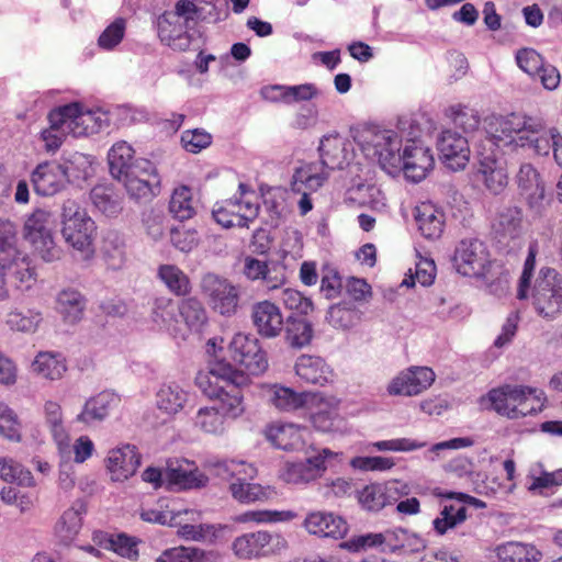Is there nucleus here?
Segmentation results:
<instances>
[{"label":"nucleus","mask_w":562,"mask_h":562,"mask_svg":"<svg viewBox=\"0 0 562 562\" xmlns=\"http://www.w3.org/2000/svg\"><path fill=\"white\" fill-rule=\"evenodd\" d=\"M241 273L251 282H259L266 290L282 289L288 281L285 265L278 261L260 260L247 255L243 259Z\"/></svg>","instance_id":"5701e85b"},{"label":"nucleus","mask_w":562,"mask_h":562,"mask_svg":"<svg viewBox=\"0 0 562 562\" xmlns=\"http://www.w3.org/2000/svg\"><path fill=\"white\" fill-rule=\"evenodd\" d=\"M201 289L214 312L224 316H231L237 312L239 289L229 280L207 273L202 278Z\"/></svg>","instance_id":"f3484780"},{"label":"nucleus","mask_w":562,"mask_h":562,"mask_svg":"<svg viewBox=\"0 0 562 562\" xmlns=\"http://www.w3.org/2000/svg\"><path fill=\"white\" fill-rule=\"evenodd\" d=\"M178 317L181 326L189 333H200L207 323V314L202 303L190 297L178 305Z\"/></svg>","instance_id":"49530a36"},{"label":"nucleus","mask_w":562,"mask_h":562,"mask_svg":"<svg viewBox=\"0 0 562 562\" xmlns=\"http://www.w3.org/2000/svg\"><path fill=\"white\" fill-rule=\"evenodd\" d=\"M426 547V540L415 532L402 528L385 530L384 548L392 553H418Z\"/></svg>","instance_id":"a19ab883"},{"label":"nucleus","mask_w":562,"mask_h":562,"mask_svg":"<svg viewBox=\"0 0 562 562\" xmlns=\"http://www.w3.org/2000/svg\"><path fill=\"white\" fill-rule=\"evenodd\" d=\"M0 276L11 277L20 286L30 288L35 270L29 256L16 247V237L0 241Z\"/></svg>","instance_id":"412c9836"},{"label":"nucleus","mask_w":562,"mask_h":562,"mask_svg":"<svg viewBox=\"0 0 562 562\" xmlns=\"http://www.w3.org/2000/svg\"><path fill=\"white\" fill-rule=\"evenodd\" d=\"M48 127L40 133V139L47 153L55 154L63 145L65 138L71 135L63 115L60 106L52 109L47 114Z\"/></svg>","instance_id":"58836bf2"},{"label":"nucleus","mask_w":562,"mask_h":562,"mask_svg":"<svg viewBox=\"0 0 562 562\" xmlns=\"http://www.w3.org/2000/svg\"><path fill=\"white\" fill-rule=\"evenodd\" d=\"M341 401L334 395L311 392L310 422L315 430L330 434H346L348 424L340 414Z\"/></svg>","instance_id":"2eb2a0df"},{"label":"nucleus","mask_w":562,"mask_h":562,"mask_svg":"<svg viewBox=\"0 0 562 562\" xmlns=\"http://www.w3.org/2000/svg\"><path fill=\"white\" fill-rule=\"evenodd\" d=\"M54 227L53 213L45 209L34 210L26 216L23 225L24 238L33 246L34 251L47 262L58 260L61 254L53 238Z\"/></svg>","instance_id":"9b49d317"},{"label":"nucleus","mask_w":562,"mask_h":562,"mask_svg":"<svg viewBox=\"0 0 562 562\" xmlns=\"http://www.w3.org/2000/svg\"><path fill=\"white\" fill-rule=\"evenodd\" d=\"M485 133L487 142L497 148L515 150L528 146L543 156L552 149L554 160L562 166L561 134L555 127L547 130L541 117L521 113L492 115L485 120Z\"/></svg>","instance_id":"f03ea898"},{"label":"nucleus","mask_w":562,"mask_h":562,"mask_svg":"<svg viewBox=\"0 0 562 562\" xmlns=\"http://www.w3.org/2000/svg\"><path fill=\"white\" fill-rule=\"evenodd\" d=\"M201 512L194 509L170 510L167 525L177 528V535L187 541L215 544L224 541L228 527L220 524H202Z\"/></svg>","instance_id":"1a4fd4ad"},{"label":"nucleus","mask_w":562,"mask_h":562,"mask_svg":"<svg viewBox=\"0 0 562 562\" xmlns=\"http://www.w3.org/2000/svg\"><path fill=\"white\" fill-rule=\"evenodd\" d=\"M43 323L42 312L36 308L10 311L5 316L7 326L16 333L34 334Z\"/></svg>","instance_id":"8fccbe9b"},{"label":"nucleus","mask_w":562,"mask_h":562,"mask_svg":"<svg viewBox=\"0 0 562 562\" xmlns=\"http://www.w3.org/2000/svg\"><path fill=\"white\" fill-rule=\"evenodd\" d=\"M531 304L536 313L547 319L562 314V277L553 268H542L531 288Z\"/></svg>","instance_id":"9d476101"},{"label":"nucleus","mask_w":562,"mask_h":562,"mask_svg":"<svg viewBox=\"0 0 562 562\" xmlns=\"http://www.w3.org/2000/svg\"><path fill=\"white\" fill-rule=\"evenodd\" d=\"M251 319L257 333L265 338L279 336L284 327L280 307L268 300L252 305Z\"/></svg>","instance_id":"72a5a7b5"},{"label":"nucleus","mask_w":562,"mask_h":562,"mask_svg":"<svg viewBox=\"0 0 562 562\" xmlns=\"http://www.w3.org/2000/svg\"><path fill=\"white\" fill-rule=\"evenodd\" d=\"M0 437L11 442H21L22 440L19 417L4 402H0Z\"/></svg>","instance_id":"e2e57ef3"},{"label":"nucleus","mask_w":562,"mask_h":562,"mask_svg":"<svg viewBox=\"0 0 562 562\" xmlns=\"http://www.w3.org/2000/svg\"><path fill=\"white\" fill-rule=\"evenodd\" d=\"M265 436L278 449L301 451L306 445L310 431L305 426L273 422L266 427Z\"/></svg>","instance_id":"c756f323"},{"label":"nucleus","mask_w":562,"mask_h":562,"mask_svg":"<svg viewBox=\"0 0 562 562\" xmlns=\"http://www.w3.org/2000/svg\"><path fill=\"white\" fill-rule=\"evenodd\" d=\"M516 183L520 193L530 201L543 198L544 188L538 170L529 162L521 164L516 175Z\"/></svg>","instance_id":"3c124183"},{"label":"nucleus","mask_w":562,"mask_h":562,"mask_svg":"<svg viewBox=\"0 0 562 562\" xmlns=\"http://www.w3.org/2000/svg\"><path fill=\"white\" fill-rule=\"evenodd\" d=\"M318 151L322 160L318 165L322 168L342 169L353 158L351 142L337 132H330L321 138Z\"/></svg>","instance_id":"cd10ccee"},{"label":"nucleus","mask_w":562,"mask_h":562,"mask_svg":"<svg viewBox=\"0 0 562 562\" xmlns=\"http://www.w3.org/2000/svg\"><path fill=\"white\" fill-rule=\"evenodd\" d=\"M548 403L547 394L539 387L505 384L491 390L481 398V405L509 419H520L541 413Z\"/></svg>","instance_id":"423d86ee"},{"label":"nucleus","mask_w":562,"mask_h":562,"mask_svg":"<svg viewBox=\"0 0 562 562\" xmlns=\"http://www.w3.org/2000/svg\"><path fill=\"white\" fill-rule=\"evenodd\" d=\"M295 374L306 383L326 385L333 383L335 373L326 361L317 356L302 355L294 366Z\"/></svg>","instance_id":"f704fd0d"},{"label":"nucleus","mask_w":562,"mask_h":562,"mask_svg":"<svg viewBox=\"0 0 562 562\" xmlns=\"http://www.w3.org/2000/svg\"><path fill=\"white\" fill-rule=\"evenodd\" d=\"M90 195L93 205L109 217L116 216L123 209L121 198L111 189L95 187Z\"/></svg>","instance_id":"bf43d9fd"},{"label":"nucleus","mask_w":562,"mask_h":562,"mask_svg":"<svg viewBox=\"0 0 562 562\" xmlns=\"http://www.w3.org/2000/svg\"><path fill=\"white\" fill-rule=\"evenodd\" d=\"M538 468H532L528 475V490L530 492L544 494L551 487L562 484V470L546 472Z\"/></svg>","instance_id":"680f3d73"},{"label":"nucleus","mask_w":562,"mask_h":562,"mask_svg":"<svg viewBox=\"0 0 562 562\" xmlns=\"http://www.w3.org/2000/svg\"><path fill=\"white\" fill-rule=\"evenodd\" d=\"M409 272H412V270H409ZM435 277L436 266L434 260L420 257L415 265L414 273H411L408 277L404 278L402 285L409 288L415 285L417 282L423 286H428L434 282Z\"/></svg>","instance_id":"0e129e2a"},{"label":"nucleus","mask_w":562,"mask_h":562,"mask_svg":"<svg viewBox=\"0 0 562 562\" xmlns=\"http://www.w3.org/2000/svg\"><path fill=\"white\" fill-rule=\"evenodd\" d=\"M427 446L426 441H422L409 437H398L385 440L369 442L366 445L364 450H376L381 452H414Z\"/></svg>","instance_id":"4d7b16f0"},{"label":"nucleus","mask_w":562,"mask_h":562,"mask_svg":"<svg viewBox=\"0 0 562 562\" xmlns=\"http://www.w3.org/2000/svg\"><path fill=\"white\" fill-rule=\"evenodd\" d=\"M140 159L135 157V150L127 142L114 143L108 153L111 176L116 180L121 179L130 171L135 170Z\"/></svg>","instance_id":"ea45409f"},{"label":"nucleus","mask_w":562,"mask_h":562,"mask_svg":"<svg viewBox=\"0 0 562 562\" xmlns=\"http://www.w3.org/2000/svg\"><path fill=\"white\" fill-rule=\"evenodd\" d=\"M195 384L212 401V405L202 406L196 411L192 419L194 428L206 435H224L229 422L240 418L246 412L243 392L229 389L211 379L210 374L201 372L195 376Z\"/></svg>","instance_id":"20e7f679"},{"label":"nucleus","mask_w":562,"mask_h":562,"mask_svg":"<svg viewBox=\"0 0 562 562\" xmlns=\"http://www.w3.org/2000/svg\"><path fill=\"white\" fill-rule=\"evenodd\" d=\"M157 277L176 295H187L191 291L189 277L176 265H160Z\"/></svg>","instance_id":"5fc2aeb1"},{"label":"nucleus","mask_w":562,"mask_h":562,"mask_svg":"<svg viewBox=\"0 0 562 562\" xmlns=\"http://www.w3.org/2000/svg\"><path fill=\"white\" fill-rule=\"evenodd\" d=\"M259 213L254 192L246 191L245 184H239V193L214 205V220L223 227H248Z\"/></svg>","instance_id":"ddd939ff"},{"label":"nucleus","mask_w":562,"mask_h":562,"mask_svg":"<svg viewBox=\"0 0 562 562\" xmlns=\"http://www.w3.org/2000/svg\"><path fill=\"white\" fill-rule=\"evenodd\" d=\"M165 480L166 488L178 492L203 488L209 483V476L187 458L169 459L165 467Z\"/></svg>","instance_id":"aec40b11"},{"label":"nucleus","mask_w":562,"mask_h":562,"mask_svg":"<svg viewBox=\"0 0 562 562\" xmlns=\"http://www.w3.org/2000/svg\"><path fill=\"white\" fill-rule=\"evenodd\" d=\"M446 114L453 123L461 127L464 132H473L480 125V117L477 113L462 104H454L446 110Z\"/></svg>","instance_id":"69168bd1"},{"label":"nucleus","mask_w":562,"mask_h":562,"mask_svg":"<svg viewBox=\"0 0 562 562\" xmlns=\"http://www.w3.org/2000/svg\"><path fill=\"white\" fill-rule=\"evenodd\" d=\"M119 403L120 397L115 393L103 391L86 401L76 420L86 425L103 422Z\"/></svg>","instance_id":"e433bc0d"},{"label":"nucleus","mask_w":562,"mask_h":562,"mask_svg":"<svg viewBox=\"0 0 562 562\" xmlns=\"http://www.w3.org/2000/svg\"><path fill=\"white\" fill-rule=\"evenodd\" d=\"M436 381L435 371L426 366H411L397 372L386 384L389 396L414 397L427 391Z\"/></svg>","instance_id":"a211bd4d"},{"label":"nucleus","mask_w":562,"mask_h":562,"mask_svg":"<svg viewBox=\"0 0 562 562\" xmlns=\"http://www.w3.org/2000/svg\"><path fill=\"white\" fill-rule=\"evenodd\" d=\"M126 22L122 18L111 22L100 34L98 46L103 50H113L124 38Z\"/></svg>","instance_id":"774afa93"},{"label":"nucleus","mask_w":562,"mask_h":562,"mask_svg":"<svg viewBox=\"0 0 562 562\" xmlns=\"http://www.w3.org/2000/svg\"><path fill=\"white\" fill-rule=\"evenodd\" d=\"M210 472L228 482L231 496L239 504L250 505L263 503L277 495L273 486L252 482L257 476V469L241 460H214L205 465Z\"/></svg>","instance_id":"39448f33"},{"label":"nucleus","mask_w":562,"mask_h":562,"mask_svg":"<svg viewBox=\"0 0 562 562\" xmlns=\"http://www.w3.org/2000/svg\"><path fill=\"white\" fill-rule=\"evenodd\" d=\"M443 470L446 473L459 479L470 477L474 484V491L477 494L490 496L496 493L494 486H490L485 482H477V480L473 479L474 476L477 479L480 474L475 473L472 460L464 456H458L448 461L443 464Z\"/></svg>","instance_id":"de8ad7c7"},{"label":"nucleus","mask_w":562,"mask_h":562,"mask_svg":"<svg viewBox=\"0 0 562 562\" xmlns=\"http://www.w3.org/2000/svg\"><path fill=\"white\" fill-rule=\"evenodd\" d=\"M303 527L310 535L335 540L342 539L349 530V525L344 517L326 510L308 513Z\"/></svg>","instance_id":"7c9ffc66"},{"label":"nucleus","mask_w":562,"mask_h":562,"mask_svg":"<svg viewBox=\"0 0 562 562\" xmlns=\"http://www.w3.org/2000/svg\"><path fill=\"white\" fill-rule=\"evenodd\" d=\"M101 251L111 267H121L125 252L124 235L116 229L104 232L101 241Z\"/></svg>","instance_id":"6e6d98bb"},{"label":"nucleus","mask_w":562,"mask_h":562,"mask_svg":"<svg viewBox=\"0 0 562 562\" xmlns=\"http://www.w3.org/2000/svg\"><path fill=\"white\" fill-rule=\"evenodd\" d=\"M32 372L45 380H60L67 371L66 358L54 351H40L31 363Z\"/></svg>","instance_id":"79ce46f5"},{"label":"nucleus","mask_w":562,"mask_h":562,"mask_svg":"<svg viewBox=\"0 0 562 562\" xmlns=\"http://www.w3.org/2000/svg\"><path fill=\"white\" fill-rule=\"evenodd\" d=\"M313 336L312 325L305 319H292L288 323L285 337L292 347L301 348L310 344Z\"/></svg>","instance_id":"338daca9"},{"label":"nucleus","mask_w":562,"mask_h":562,"mask_svg":"<svg viewBox=\"0 0 562 562\" xmlns=\"http://www.w3.org/2000/svg\"><path fill=\"white\" fill-rule=\"evenodd\" d=\"M440 159L451 170L458 171L467 167L471 150L468 139L452 131H442L437 142Z\"/></svg>","instance_id":"a878e982"},{"label":"nucleus","mask_w":562,"mask_h":562,"mask_svg":"<svg viewBox=\"0 0 562 562\" xmlns=\"http://www.w3.org/2000/svg\"><path fill=\"white\" fill-rule=\"evenodd\" d=\"M202 15V8L191 0H177L171 10L165 11L157 21L160 41L175 50H187L191 45L190 30Z\"/></svg>","instance_id":"0eeeda50"},{"label":"nucleus","mask_w":562,"mask_h":562,"mask_svg":"<svg viewBox=\"0 0 562 562\" xmlns=\"http://www.w3.org/2000/svg\"><path fill=\"white\" fill-rule=\"evenodd\" d=\"M288 548L286 539L280 533L257 530L237 536L232 544L233 554L239 560H255L279 554Z\"/></svg>","instance_id":"f8f14e48"},{"label":"nucleus","mask_w":562,"mask_h":562,"mask_svg":"<svg viewBox=\"0 0 562 562\" xmlns=\"http://www.w3.org/2000/svg\"><path fill=\"white\" fill-rule=\"evenodd\" d=\"M85 307L86 301L76 290H63L57 295L56 310L66 323H78L83 316Z\"/></svg>","instance_id":"09e8293b"},{"label":"nucleus","mask_w":562,"mask_h":562,"mask_svg":"<svg viewBox=\"0 0 562 562\" xmlns=\"http://www.w3.org/2000/svg\"><path fill=\"white\" fill-rule=\"evenodd\" d=\"M414 217L420 234L427 239H438L445 228V214L431 202H422L414 209Z\"/></svg>","instance_id":"c9c22d12"},{"label":"nucleus","mask_w":562,"mask_h":562,"mask_svg":"<svg viewBox=\"0 0 562 562\" xmlns=\"http://www.w3.org/2000/svg\"><path fill=\"white\" fill-rule=\"evenodd\" d=\"M31 182L35 193L41 196H53L68 184L67 176L56 160L38 164L31 173Z\"/></svg>","instance_id":"2f4dec72"},{"label":"nucleus","mask_w":562,"mask_h":562,"mask_svg":"<svg viewBox=\"0 0 562 562\" xmlns=\"http://www.w3.org/2000/svg\"><path fill=\"white\" fill-rule=\"evenodd\" d=\"M59 166L63 167L67 182L85 180L91 175L92 157L82 153H65Z\"/></svg>","instance_id":"603ef678"},{"label":"nucleus","mask_w":562,"mask_h":562,"mask_svg":"<svg viewBox=\"0 0 562 562\" xmlns=\"http://www.w3.org/2000/svg\"><path fill=\"white\" fill-rule=\"evenodd\" d=\"M87 513V502L77 498L60 514L53 527V533L58 543L63 546L75 543L83 527Z\"/></svg>","instance_id":"393cba45"},{"label":"nucleus","mask_w":562,"mask_h":562,"mask_svg":"<svg viewBox=\"0 0 562 562\" xmlns=\"http://www.w3.org/2000/svg\"><path fill=\"white\" fill-rule=\"evenodd\" d=\"M491 143L486 140L479 154L477 175L485 189L492 194H501L508 184L506 160L492 150Z\"/></svg>","instance_id":"b1692460"},{"label":"nucleus","mask_w":562,"mask_h":562,"mask_svg":"<svg viewBox=\"0 0 562 562\" xmlns=\"http://www.w3.org/2000/svg\"><path fill=\"white\" fill-rule=\"evenodd\" d=\"M499 562H540L543 553L532 543L507 541L494 549Z\"/></svg>","instance_id":"37998d69"},{"label":"nucleus","mask_w":562,"mask_h":562,"mask_svg":"<svg viewBox=\"0 0 562 562\" xmlns=\"http://www.w3.org/2000/svg\"><path fill=\"white\" fill-rule=\"evenodd\" d=\"M169 210L180 221L189 220L195 214V202L189 187L180 186L173 190Z\"/></svg>","instance_id":"13d9d810"},{"label":"nucleus","mask_w":562,"mask_h":562,"mask_svg":"<svg viewBox=\"0 0 562 562\" xmlns=\"http://www.w3.org/2000/svg\"><path fill=\"white\" fill-rule=\"evenodd\" d=\"M340 456L339 452L324 448L305 461L285 462L279 471V479L286 484H307L325 473L329 459Z\"/></svg>","instance_id":"6ab92c4d"},{"label":"nucleus","mask_w":562,"mask_h":562,"mask_svg":"<svg viewBox=\"0 0 562 562\" xmlns=\"http://www.w3.org/2000/svg\"><path fill=\"white\" fill-rule=\"evenodd\" d=\"M97 226L86 209L77 201L67 200L61 207V235L65 241L80 252L83 259L94 254Z\"/></svg>","instance_id":"6e6552de"},{"label":"nucleus","mask_w":562,"mask_h":562,"mask_svg":"<svg viewBox=\"0 0 562 562\" xmlns=\"http://www.w3.org/2000/svg\"><path fill=\"white\" fill-rule=\"evenodd\" d=\"M227 348L234 364L226 359H217L203 374H210L211 379L229 389L239 390L250 383L251 376H260L268 370L267 353L255 336L236 333Z\"/></svg>","instance_id":"7ed1b4c3"},{"label":"nucleus","mask_w":562,"mask_h":562,"mask_svg":"<svg viewBox=\"0 0 562 562\" xmlns=\"http://www.w3.org/2000/svg\"><path fill=\"white\" fill-rule=\"evenodd\" d=\"M133 200H150L159 190L160 178L156 166L148 159H140L136 169L117 180Z\"/></svg>","instance_id":"4be33fe9"},{"label":"nucleus","mask_w":562,"mask_h":562,"mask_svg":"<svg viewBox=\"0 0 562 562\" xmlns=\"http://www.w3.org/2000/svg\"><path fill=\"white\" fill-rule=\"evenodd\" d=\"M43 414L52 430L59 452H67L70 448L69 436L64 427L63 408L60 403L54 400H46L43 405Z\"/></svg>","instance_id":"a18cd8bd"},{"label":"nucleus","mask_w":562,"mask_h":562,"mask_svg":"<svg viewBox=\"0 0 562 562\" xmlns=\"http://www.w3.org/2000/svg\"><path fill=\"white\" fill-rule=\"evenodd\" d=\"M397 128L401 135L393 130L367 126L357 130L353 139L387 175L395 177L404 172L408 180L420 182L434 169L432 150L415 139L418 128L413 120L401 119Z\"/></svg>","instance_id":"f257e3e1"},{"label":"nucleus","mask_w":562,"mask_h":562,"mask_svg":"<svg viewBox=\"0 0 562 562\" xmlns=\"http://www.w3.org/2000/svg\"><path fill=\"white\" fill-rule=\"evenodd\" d=\"M0 479L23 487H34L36 485L32 472L10 457H0Z\"/></svg>","instance_id":"864d4df0"},{"label":"nucleus","mask_w":562,"mask_h":562,"mask_svg":"<svg viewBox=\"0 0 562 562\" xmlns=\"http://www.w3.org/2000/svg\"><path fill=\"white\" fill-rule=\"evenodd\" d=\"M467 519V508L464 506L446 505L440 510L438 517L432 520L435 531L442 536L448 530L453 529Z\"/></svg>","instance_id":"052dcab7"},{"label":"nucleus","mask_w":562,"mask_h":562,"mask_svg":"<svg viewBox=\"0 0 562 562\" xmlns=\"http://www.w3.org/2000/svg\"><path fill=\"white\" fill-rule=\"evenodd\" d=\"M66 120L68 132L74 137L89 136L100 133L110 125L108 111L100 108H89L81 102L60 105Z\"/></svg>","instance_id":"4468645a"},{"label":"nucleus","mask_w":562,"mask_h":562,"mask_svg":"<svg viewBox=\"0 0 562 562\" xmlns=\"http://www.w3.org/2000/svg\"><path fill=\"white\" fill-rule=\"evenodd\" d=\"M260 390L265 401L279 412H295L311 401V392H296L278 383H263Z\"/></svg>","instance_id":"473e14b6"},{"label":"nucleus","mask_w":562,"mask_h":562,"mask_svg":"<svg viewBox=\"0 0 562 562\" xmlns=\"http://www.w3.org/2000/svg\"><path fill=\"white\" fill-rule=\"evenodd\" d=\"M154 322L171 336L179 339L187 338V330L181 326L178 317V305L171 300H159L153 312Z\"/></svg>","instance_id":"c03bdc74"},{"label":"nucleus","mask_w":562,"mask_h":562,"mask_svg":"<svg viewBox=\"0 0 562 562\" xmlns=\"http://www.w3.org/2000/svg\"><path fill=\"white\" fill-rule=\"evenodd\" d=\"M140 458L135 446L120 445L110 449L104 459V467L110 480L123 482L135 474Z\"/></svg>","instance_id":"bb28decb"},{"label":"nucleus","mask_w":562,"mask_h":562,"mask_svg":"<svg viewBox=\"0 0 562 562\" xmlns=\"http://www.w3.org/2000/svg\"><path fill=\"white\" fill-rule=\"evenodd\" d=\"M189 398V392L177 382L160 384L155 395L157 408L169 416L177 415L183 411Z\"/></svg>","instance_id":"4c0bfd02"},{"label":"nucleus","mask_w":562,"mask_h":562,"mask_svg":"<svg viewBox=\"0 0 562 562\" xmlns=\"http://www.w3.org/2000/svg\"><path fill=\"white\" fill-rule=\"evenodd\" d=\"M327 179V172L317 162L304 164L295 169L292 180V190L302 193L299 201L301 215L307 214L313 204L307 191H316Z\"/></svg>","instance_id":"c85d7f7f"},{"label":"nucleus","mask_w":562,"mask_h":562,"mask_svg":"<svg viewBox=\"0 0 562 562\" xmlns=\"http://www.w3.org/2000/svg\"><path fill=\"white\" fill-rule=\"evenodd\" d=\"M453 267L458 273L470 278L485 277L490 271L491 260L486 246L479 239H462L456 246Z\"/></svg>","instance_id":"dca6fc26"}]
</instances>
